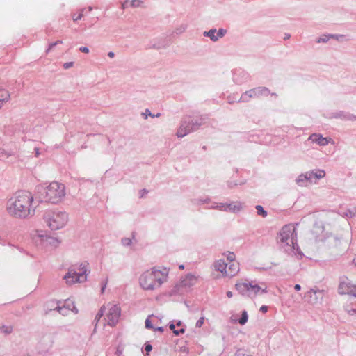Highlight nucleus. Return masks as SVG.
Returning a JSON list of instances; mask_svg holds the SVG:
<instances>
[{"instance_id": "2eb2a0df", "label": "nucleus", "mask_w": 356, "mask_h": 356, "mask_svg": "<svg viewBox=\"0 0 356 356\" xmlns=\"http://www.w3.org/2000/svg\"><path fill=\"white\" fill-rule=\"evenodd\" d=\"M10 99V93L6 89H0V108Z\"/></svg>"}, {"instance_id": "6ab92c4d", "label": "nucleus", "mask_w": 356, "mask_h": 356, "mask_svg": "<svg viewBox=\"0 0 356 356\" xmlns=\"http://www.w3.org/2000/svg\"><path fill=\"white\" fill-rule=\"evenodd\" d=\"M170 329L173 331V333L175 335H179L180 334H183L185 332L184 328H181L180 330H175V325L174 324H170L169 326Z\"/></svg>"}, {"instance_id": "e433bc0d", "label": "nucleus", "mask_w": 356, "mask_h": 356, "mask_svg": "<svg viewBox=\"0 0 356 356\" xmlns=\"http://www.w3.org/2000/svg\"><path fill=\"white\" fill-rule=\"evenodd\" d=\"M179 268L181 269V270H183L184 268V265H180L179 266Z\"/></svg>"}, {"instance_id": "39448f33", "label": "nucleus", "mask_w": 356, "mask_h": 356, "mask_svg": "<svg viewBox=\"0 0 356 356\" xmlns=\"http://www.w3.org/2000/svg\"><path fill=\"white\" fill-rule=\"evenodd\" d=\"M89 264L87 261H83L78 266H73L69 268L67 273L64 276L67 285H72L76 283L84 282L87 280Z\"/></svg>"}, {"instance_id": "9b49d317", "label": "nucleus", "mask_w": 356, "mask_h": 356, "mask_svg": "<svg viewBox=\"0 0 356 356\" xmlns=\"http://www.w3.org/2000/svg\"><path fill=\"white\" fill-rule=\"evenodd\" d=\"M198 126H196L195 124L190 123H183L179 128L177 132V135L178 137H184L186 136L188 133L192 131L196 130Z\"/></svg>"}, {"instance_id": "f03ea898", "label": "nucleus", "mask_w": 356, "mask_h": 356, "mask_svg": "<svg viewBox=\"0 0 356 356\" xmlns=\"http://www.w3.org/2000/svg\"><path fill=\"white\" fill-rule=\"evenodd\" d=\"M169 270L163 266H154L145 271L139 277V284L145 290H154L167 281Z\"/></svg>"}, {"instance_id": "5701e85b", "label": "nucleus", "mask_w": 356, "mask_h": 356, "mask_svg": "<svg viewBox=\"0 0 356 356\" xmlns=\"http://www.w3.org/2000/svg\"><path fill=\"white\" fill-rule=\"evenodd\" d=\"M329 40V37L327 35H323V37L318 39L317 42H326Z\"/></svg>"}, {"instance_id": "aec40b11", "label": "nucleus", "mask_w": 356, "mask_h": 356, "mask_svg": "<svg viewBox=\"0 0 356 356\" xmlns=\"http://www.w3.org/2000/svg\"><path fill=\"white\" fill-rule=\"evenodd\" d=\"M248 314L246 311H243L241 315V318L239 319V323L241 325H244L248 321Z\"/></svg>"}, {"instance_id": "bb28decb", "label": "nucleus", "mask_w": 356, "mask_h": 356, "mask_svg": "<svg viewBox=\"0 0 356 356\" xmlns=\"http://www.w3.org/2000/svg\"><path fill=\"white\" fill-rule=\"evenodd\" d=\"M107 283H108V277L106 278L105 281L104 282V283L102 285V289H101L102 293H103L104 292V290L106 287Z\"/></svg>"}, {"instance_id": "f257e3e1", "label": "nucleus", "mask_w": 356, "mask_h": 356, "mask_svg": "<svg viewBox=\"0 0 356 356\" xmlns=\"http://www.w3.org/2000/svg\"><path fill=\"white\" fill-rule=\"evenodd\" d=\"M32 193L27 191H17L6 202V211L15 218H26L34 213Z\"/></svg>"}, {"instance_id": "2f4dec72", "label": "nucleus", "mask_w": 356, "mask_h": 356, "mask_svg": "<svg viewBox=\"0 0 356 356\" xmlns=\"http://www.w3.org/2000/svg\"><path fill=\"white\" fill-rule=\"evenodd\" d=\"M187 279H188L190 281H194L196 280V278L193 275L187 276Z\"/></svg>"}, {"instance_id": "393cba45", "label": "nucleus", "mask_w": 356, "mask_h": 356, "mask_svg": "<svg viewBox=\"0 0 356 356\" xmlns=\"http://www.w3.org/2000/svg\"><path fill=\"white\" fill-rule=\"evenodd\" d=\"M204 322V318L203 317L200 318L196 323V327H200Z\"/></svg>"}, {"instance_id": "4be33fe9", "label": "nucleus", "mask_w": 356, "mask_h": 356, "mask_svg": "<svg viewBox=\"0 0 356 356\" xmlns=\"http://www.w3.org/2000/svg\"><path fill=\"white\" fill-rule=\"evenodd\" d=\"M234 356H251L248 353L243 349H239L236 351Z\"/></svg>"}, {"instance_id": "a211bd4d", "label": "nucleus", "mask_w": 356, "mask_h": 356, "mask_svg": "<svg viewBox=\"0 0 356 356\" xmlns=\"http://www.w3.org/2000/svg\"><path fill=\"white\" fill-rule=\"evenodd\" d=\"M207 34V35H208L213 41H216L218 40V37H217V34L216 35V29H213V30H210L208 32H206L205 33Z\"/></svg>"}, {"instance_id": "423d86ee", "label": "nucleus", "mask_w": 356, "mask_h": 356, "mask_svg": "<svg viewBox=\"0 0 356 356\" xmlns=\"http://www.w3.org/2000/svg\"><path fill=\"white\" fill-rule=\"evenodd\" d=\"M235 288L241 294L245 295L252 299L267 292V286L265 284L259 285L254 282H250L248 280L238 281L235 284Z\"/></svg>"}, {"instance_id": "0eeeda50", "label": "nucleus", "mask_w": 356, "mask_h": 356, "mask_svg": "<svg viewBox=\"0 0 356 356\" xmlns=\"http://www.w3.org/2000/svg\"><path fill=\"white\" fill-rule=\"evenodd\" d=\"M47 225L51 230H58L64 227L68 222V215L64 211H50L44 217Z\"/></svg>"}, {"instance_id": "72a5a7b5", "label": "nucleus", "mask_w": 356, "mask_h": 356, "mask_svg": "<svg viewBox=\"0 0 356 356\" xmlns=\"http://www.w3.org/2000/svg\"><path fill=\"white\" fill-rule=\"evenodd\" d=\"M227 296L228 298H232V297L233 296V293H232V291H227Z\"/></svg>"}, {"instance_id": "1a4fd4ad", "label": "nucleus", "mask_w": 356, "mask_h": 356, "mask_svg": "<svg viewBox=\"0 0 356 356\" xmlns=\"http://www.w3.org/2000/svg\"><path fill=\"white\" fill-rule=\"evenodd\" d=\"M102 311L107 324L111 327L115 326L120 316V308L117 305L110 302L104 306Z\"/></svg>"}, {"instance_id": "c756f323", "label": "nucleus", "mask_w": 356, "mask_h": 356, "mask_svg": "<svg viewBox=\"0 0 356 356\" xmlns=\"http://www.w3.org/2000/svg\"><path fill=\"white\" fill-rule=\"evenodd\" d=\"M260 311L263 313H266L268 311V307L266 306V305H262L261 307H260Z\"/></svg>"}, {"instance_id": "f8f14e48", "label": "nucleus", "mask_w": 356, "mask_h": 356, "mask_svg": "<svg viewBox=\"0 0 356 356\" xmlns=\"http://www.w3.org/2000/svg\"><path fill=\"white\" fill-rule=\"evenodd\" d=\"M309 140L312 143H317L319 145L325 146L327 145L329 143L332 142L331 138H324L322 135L314 134L310 136Z\"/></svg>"}, {"instance_id": "4468645a", "label": "nucleus", "mask_w": 356, "mask_h": 356, "mask_svg": "<svg viewBox=\"0 0 356 356\" xmlns=\"http://www.w3.org/2000/svg\"><path fill=\"white\" fill-rule=\"evenodd\" d=\"M325 175V172L324 170H318L316 172H312L307 173L304 176L303 175H300L298 177V181H302V177H304L305 179H311L312 178V177H316L318 179H320V178L324 177Z\"/></svg>"}, {"instance_id": "7ed1b4c3", "label": "nucleus", "mask_w": 356, "mask_h": 356, "mask_svg": "<svg viewBox=\"0 0 356 356\" xmlns=\"http://www.w3.org/2000/svg\"><path fill=\"white\" fill-rule=\"evenodd\" d=\"M226 258L227 262L220 259L213 264L214 270L220 273L223 277H233L240 271V264L236 260V255L233 252L227 251L222 254Z\"/></svg>"}, {"instance_id": "cd10ccee", "label": "nucleus", "mask_w": 356, "mask_h": 356, "mask_svg": "<svg viewBox=\"0 0 356 356\" xmlns=\"http://www.w3.org/2000/svg\"><path fill=\"white\" fill-rule=\"evenodd\" d=\"M123 245H129L131 243V240L130 238H124L122 241Z\"/></svg>"}, {"instance_id": "a878e982", "label": "nucleus", "mask_w": 356, "mask_h": 356, "mask_svg": "<svg viewBox=\"0 0 356 356\" xmlns=\"http://www.w3.org/2000/svg\"><path fill=\"white\" fill-rule=\"evenodd\" d=\"M225 31L224 29H220L217 33V37H218V38H222L224 36L225 33Z\"/></svg>"}, {"instance_id": "f704fd0d", "label": "nucleus", "mask_w": 356, "mask_h": 356, "mask_svg": "<svg viewBox=\"0 0 356 356\" xmlns=\"http://www.w3.org/2000/svg\"><path fill=\"white\" fill-rule=\"evenodd\" d=\"M155 330H159V331H160V332H163V327H158V328H156Z\"/></svg>"}, {"instance_id": "f3484780", "label": "nucleus", "mask_w": 356, "mask_h": 356, "mask_svg": "<svg viewBox=\"0 0 356 356\" xmlns=\"http://www.w3.org/2000/svg\"><path fill=\"white\" fill-rule=\"evenodd\" d=\"M13 326L12 325H1L0 326V333L4 334H10L13 332Z\"/></svg>"}, {"instance_id": "ddd939ff", "label": "nucleus", "mask_w": 356, "mask_h": 356, "mask_svg": "<svg viewBox=\"0 0 356 356\" xmlns=\"http://www.w3.org/2000/svg\"><path fill=\"white\" fill-rule=\"evenodd\" d=\"M218 207L222 211L236 212L242 209V204L239 202H235L229 204H220Z\"/></svg>"}, {"instance_id": "9d476101", "label": "nucleus", "mask_w": 356, "mask_h": 356, "mask_svg": "<svg viewBox=\"0 0 356 356\" xmlns=\"http://www.w3.org/2000/svg\"><path fill=\"white\" fill-rule=\"evenodd\" d=\"M338 290L341 294H349L356 297V284H352L348 280L342 281Z\"/></svg>"}, {"instance_id": "b1692460", "label": "nucleus", "mask_w": 356, "mask_h": 356, "mask_svg": "<svg viewBox=\"0 0 356 356\" xmlns=\"http://www.w3.org/2000/svg\"><path fill=\"white\" fill-rule=\"evenodd\" d=\"M145 326L147 328H149V329H153V326L151 323V321L149 319V318H147L145 321Z\"/></svg>"}, {"instance_id": "7c9ffc66", "label": "nucleus", "mask_w": 356, "mask_h": 356, "mask_svg": "<svg viewBox=\"0 0 356 356\" xmlns=\"http://www.w3.org/2000/svg\"><path fill=\"white\" fill-rule=\"evenodd\" d=\"M143 115H145V118H147V115L154 117V115H152L150 111L148 109H147L145 111V112L143 113Z\"/></svg>"}, {"instance_id": "473e14b6", "label": "nucleus", "mask_w": 356, "mask_h": 356, "mask_svg": "<svg viewBox=\"0 0 356 356\" xmlns=\"http://www.w3.org/2000/svg\"><path fill=\"white\" fill-rule=\"evenodd\" d=\"M294 289L296 290V291H300L301 289V286L300 284H296L295 286H294Z\"/></svg>"}, {"instance_id": "20e7f679", "label": "nucleus", "mask_w": 356, "mask_h": 356, "mask_svg": "<svg viewBox=\"0 0 356 356\" xmlns=\"http://www.w3.org/2000/svg\"><path fill=\"white\" fill-rule=\"evenodd\" d=\"M43 201L56 204L60 202L65 196L64 184L58 181H52L40 192Z\"/></svg>"}, {"instance_id": "58836bf2", "label": "nucleus", "mask_w": 356, "mask_h": 356, "mask_svg": "<svg viewBox=\"0 0 356 356\" xmlns=\"http://www.w3.org/2000/svg\"><path fill=\"white\" fill-rule=\"evenodd\" d=\"M181 325V322H180V321H179V322H178V323H177V326H180Z\"/></svg>"}, {"instance_id": "412c9836", "label": "nucleus", "mask_w": 356, "mask_h": 356, "mask_svg": "<svg viewBox=\"0 0 356 356\" xmlns=\"http://www.w3.org/2000/svg\"><path fill=\"white\" fill-rule=\"evenodd\" d=\"M256 209L257 210V213L259 215H261L263 217H266L267 216V212L264 211V208L261 206L258 205L256 207Z\"/></svg>"}, {"instance_id": "dca6fc26", "label": "nucleus", "mask_w": 356, "mask_h": 356, "mask_svg": "<svg viewBox=\"0 0 356 356\" xmlns=\"http://www.w3.org/2000/svg\"><path fill=\"white\" fill-rule=\"evenodd\" d=\"M261 88H255L250 90L245 93V95H248L250 97H256L262 92Z\"/></svg>"}, {"instance_id": "6e6552de", "label": "nucleus", "mask_w": 356, "mask_h": 356, "mask_svg": "<svg viewBox=\"0 0 356 356\" xmlns=\"http://www.w3.org/2000/svg\"><path fill=\"white\" fill-rule=\"evenodd\" d=\"M296 235L294 225L292 224L286 225L280 230L277 240L282 245L288 246L290 250H294L297 245Z\"/></svg>"}, {"instance_id": "4c0bfd02", "label": "nucleus", "mask_w": 356, "mask_h": 356, "mask_svg": "<svg viewBox=\"0 0 356 356\" xmlns=\"http://www.w3.org/2000/svg\"><path fill=\"white\" fill-rule=\"evenodd\" d=\"M35 151H36V152H35V155L38 156L39 155L38 149H35Z\"/></svg>"}, {"instance_id": "c85d7f7f", "label": "nucleus", "mask_w": 356, "mask_h": 356, "mask_svg": "<svg viewBox=\"0 0 356 356\" xmlns=\"http://www.w3.org/2000/svg\"><path fill=\"white\" fill-rule=\"evenodd\" d=\"M152 349V346L150 344H146L145 346V350L148 354L149 352H150Z\"/></svg>"}, {"instance_id": "ea45409f", "label": "nucleus", "mask_w": 356, "mask_h": 356, "mask_svg": "<svg viewBox=\"0 0 356 356\" xmlns=\"http://www.w3.org/2000/svg\"><path fill=\"white\" fill-rule=\"evenodd\" d=\"M288 38H289V35H286V37L284 38V39H285V40H286V39H288Z\"/></svg>"}, {"instance_id": "c9c22d12", "label": "nucleus", "mask_w": 356, "mask_h": 356, "mask_svg": "<svg viewBox=\"0 0 356 356\" xmlns=\"http://www.w3.org/2000/svg\"><path fill=\"white\" fill-rule=\"evenodd\" d=\"M121 353H122V352H121V351L120 350V349L118 348V349L117 350L118 355L119 356V355L121 354Z\"/></svg>"}]
</instances>
